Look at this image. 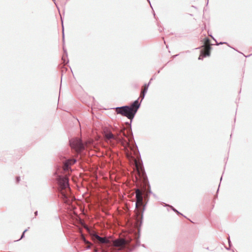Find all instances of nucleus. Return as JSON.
I'll return each mask as SVG.
<instances>
[{
    "instance_id": "obj_16",
    "label": "nucleus",
    "mask_w": 252,
    "mask_h": 252,
    "mask_svg": "<svg viewBox=\"0 0 252 252\" xmlns=\"http://www.w3.org/2000/svg\"><path fill=\"white\" fill-rule=\"evenodd\" d=\"M62 26H63V40L64 39V30H63V24L62 23Z\"/></svg>"
},
{
    "instance_id": "obj_22",
    "label": "nucleus",
    "mask_w": 252,
    "mask_h": 252,
    "mask_svg": "<svg viewBox=\"0 0 252 252\" xmlns=\"http://www.w3.org/2000/svg\"><path fill=\"white\" fill-rule=\"evenodd\" d=\"M64 53H66V50H64Z\"/></svg>"
},
{
    "instance_id": "obj_19",
    "label": "nucleus",
    "mask_w": 252,
    "mask_h": 252,
    "mask_svg": "<svg viewBox=\"0 0 252 252\" xmlns=\"http://www.w3.org/2000/svg\"><path fill=\"white\" fill-rule=\"evenodd\" d=\"M37 214H38V212L37 211L35 212L34 214H35V216H37Z\"/></svg>"
},
{
    "instance_id": "obj_17",
    "label": "nucleus",
    "mask_w": 252,
    "mask_h": 252,
    "mask_svg": "<svg viewBox=\"0 0 252 252\" xmlns=\"http://www.w3.org/2000/svg\"><path fill=\"white\" fill-rule=\"evenodd\" d=\"M16 180H17V182H19L20 180V178L19 177H17L16 178Z\"/></svg>"
},
{
    "instance_id": "obj_9",
    "label": "nucleus",
    "mask_w": 252,
    "mask_h": 252,
    "mask_svg": "<svg viewBox=\"0 0 252 252\" xmlns=\"http://www.w3.org/2000/svg\"><path fill=\"white\" fill-rule=\"evenodd\" d=\"M105 140L107 141H108V140H111V139H114V140L116 139V138L111 132H106L105 133Z\"/></svg>"
},
{
    "instance_id": "obj_20",
    "label": "nucleus",
    "mask_w": 252,
    "mask_h": 252,
    "mask_svg": "<svg viewBox=\"0 0 252 252\" xmlns=\"http://www.w3.org/2000/svg\"><path fill=\"white\" fill-rule=\"evenodd\" d=\"M52 0L54 2L55 4L57 5L56 2H55V0Z\"/></svg>"
},
{
    "instance_id": "obj_14",
    "label": "nucleus",
    "mask_w": 252,
    "mask_h": 252,
    "mask_svg": "<svg viewBox=\"0 0 252 252\" xmlns=\"http://www.w3.org/2000/svg\"><path fill=\"white\" fill-rule=\"evenodd\" d=\"M28 230V229L25 230L20 238V239H22L24 237L25 233Z\"/></svg>"
},
{
    "instance_id": "obj_6",
    "label": "nucleus",
    "mask_w": 252,
    "mask_h": 252,
    "mask_svg": "<svg viewBox=\"0 0 252 252\" xmlns=\"http://www.w3.org/2000/svg\"><path fill=\"white\" fill-rule=\"evenodd\" d=\"M204 49H205V51L201 50V55H200V56L198 58L199 60L202 59V57H201L202 56H203V57H205L206 56H209V55H210L209 50L210 49V47L209 45H206L204 47Z\"/></svg>"
},
{
    "instance_id": "obj_2",
    "label": "nucleus",
    "mask_w": 252,
    "mask_h": 252,
    "mask_svg": "<svg viewBox=\"0 0 252 252\" xmlns=\"http://www.w3.org/2000/svg\"><path fill=\"white\" fill-rule=\"evenodd\" d=\"M117 114L127 117L128 119L132 120L135 115V111H133L132 108L129 106H123L115 108Z\"/></svg>"
},
{
    "instance_id": "obj_15",
    "label": "nucleus",
    "mask_w": 252,
    "mask_h": 252,
    "mask_svg": "<svg viewBox=\"0 0 252 252\" xmlns=\"http://www.w3.org/2000/svg\"><path fill=\"white\" fill-rule=\"evenodd\" d=\"M172 209L175 212L177 213L178 214H181V213H180L177 210H176L175 209H174L172 206H170Z\"/></svg>"
},
{
    "instance_id": "obj_11",
    "label": "nucleus",
    "mask_w": 252,
    "mask_h": 252,
    "mask_svg": "<svg viewBox=\"0 0 252 252\" xmlns=\"http://www.w3.org/2000/svg\"><path fill=\"white\" fill-rule=\"evenodd\" d=\"M150 82L148 84L145 85L144 89L142 92H145V93H147L148 88H149V85H150Z\"/></svg>"
},
{
    "instance_id": "obj_10",
    "label": "nucleus",
    "mask_w": 252,
    "mask_h": 252,
    "mask_svg": "<svg viewBox=\"0 0 252 252\" xmlns=\"http://www.w3.org/2000/svg\"><path fill=\"white\" fill-rule=\"evenodd\" d=\"M70 160H67L64 163V165H63L64 170L66 171V170H69V169L70 168V166L71 165V163H70Z\"/></svg>"
},
{
    "instance_id": "obj_3",
    "label": "nucleus",
    "mask_w": 252,
    "mask_h": 252,
    "mask_svg": "<svg viewBox=\"0 0 252 252\" xmlns=\"http://www.w3.org/2000/svg\"><path fill=\"white\" fill-rule=\"evenodd\" d=\"M71 147L74 149L76 151L80 152L84 148V146L79 139H72L69 141Z\"/></svg>"
},
{
    "instance_id": "obj_13",
    "label": "nucleus",
    "mask_w": 252,
    "mask_h": 252,
    "mask_svg": "<svg viewBox=\"0 0 252 252\" xmlns=\"http://www.w3.org/2000/svg\"><path fill=\"white\" fill-rule=\"evenodd\" d=\"M68 160H70V163H71V165L75 163L76 162V160L74 159H68Z\"/></svg>"
},
{
    "instance_id": "obj_4",
    "label": "nucleus",
    "mask_w": 252,
    "mask_h": 252,
    "mask_svg": "<svg viewBox=\"0 0 252 252\" xmlns=\"http://www.w3.org/2000/svg\"><path fill=\"white\" fill-rule=\"evenodd\" d=\"M90 233L92 236V239L96 242L100 244H109L110 243L109 240L105 237H101L99 236L94 231H91Z\"/></svg>"
},
{
    "instance_id": "obj_8",
    "label": "nucleus",
    "mask_w": 252,
    "mask_h": 252,
    "mask_svg": "<svg viewBox=\"0 0 252 252\" xmlns=\"http://www.w3.org/2000/svg\"><path fill=\"white\" fill-rule=\"evenodd\" d=\"M140 106V104L138 102V99H137L135 100L130 106H129L131 108H132L133 111H135L136 114Z\"/></svg>"
},
{
    "instance_id": "obj_5",
    "label": "nucleus",
    "mask_w": 252,
    "mask_h": 252,
    "mask_svg": "<svg viewBox=\"0 0 252 252\" xmlns=\"http://www.w3.org/2000/svg\"><path fill=\"white\" fill-rule=\"evenodd\" d=\"M136 203V206L137 207L139 205H142L143 202L142 192L139 189H137L135 191Z\"/></svg>"
},
{
    "instance_id": "obj_12",
    "label": "nucleus",
    "mask_w": 252,
    "mask_h": 252,
    "mask_svg": "<svg viewBox=\"0 0 252 252\" xmlns=\"http://www.w3.org/2000/svg\"><path fill=\"white\" fill-rule=\"evenodd\" d=\"M145 94H146V93L145 92H141V94H140V97L142 98V100L144 98Z\"/></svg>"
},
{
    "instance_id": "obj_21",
    "label": "nucleus",
    "mask_w": 252,
    "mask_h": 252,
    "mask_svg": "<svg viewBox=\"0 0 252 252\" xmlns=\"http://www.w3.org/2000/svg\"><path fill=\"white\" fill-rule=\"evenodd\" d=\"M228 243H229V244H230V240H229V239L228 240Z\"/></svg>"
},
{
    "instance_id": "obj_18",
    "label": "nucleus",
    "mask_w": 252,
    "mask_h": 252,
    "mask_svg": "<svg viewBox=\"0 0 252 252\" xmlns=\"http://www.w3.org/2000/svg\"><path fill=\"white\" fill-rule=\"evenodd\" d=\"M226 44V42H220V43H218V44L220 45V44Z\"/></svg>"
},
{
    "instance_id": "obj_7",
    "label": "nucleus",
    "mask_w": 252,
    "mask_h": 252,
    "mask_svg": "<svg viewBox=\"0 0 252 252\" xmlns=\"http://www.w3.org/2000/svg\"><path fill=\"white\" fill-rule=\"evenodd\" d=\"M126 244V240L124 239H118L113 241V245L115 247H120L124 246Z\"/></svg>"
},
{
    "instance_id": "obj_1",
    "label": "nucleus",
    "mask_w": 252,
    "mask_h": 252,
    "mask_svg": "<svg viewBox=\"0 0 252 252\" xmlns=\"http://www.w3.org/2000/svg\"><path fill=\"white\" fill-rule=\"evenodd\" d=\"M58 183L61 189V194L63 199H67V191L70 190L69 187L68 179L66 177L59 176L58 179Z\"/></svg>"
}]
</instances>
